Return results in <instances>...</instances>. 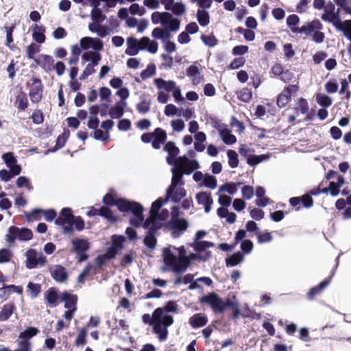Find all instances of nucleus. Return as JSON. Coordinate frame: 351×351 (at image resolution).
<instances>
[{
    "instance_id": "obj_33",
    "label": "nucleus",
    "mask_w": 351,
    "mask_h": 351,
    "mask_svg": "<svg viewBox=\"0 0 351 351\" xmlns=\"http://www.w3.org/2000/svg\"><path fill=\"white\" fill-rule=\"evenodd\" d=\"M169 215V210L166 208L161 209L160 212L159 211L157 214H155L154 216H149L151 218V221L152 223L158 222L160 226V229L162 226V221H165Z\"/></svg>"
},
{
    "instance_id": "obj_59",
    "label": "nucleus",
    "mask_w": 351,
    "mask_h": 351,
    "mask_svg": "<svg viewBox=\"0 0 351 351\" xmlns=\"http://www.w3.org/2000/svg\"><path fill=\"white\" fill-rule=\"evenodd\" d=\"M182 161H184V163H189V165H192L193 168L192 170H197L199 168V162L195 159H189L186 155H183L182 156H177V162L181 163Z\"/></svg>"
},
{
    "instance_id": "obj_43",
    "label": "nucleus",
    "mask_w": 351,
    "mask_h": 351,
    "mask_svg": "<svg viewBox=\"0 0 351 351\" xmlns=\"http://www.w3.org/2000/svg\"><path fill=\"white\" fill-rule=\"evenodd\" d=\"M316 101L320 106L324 108H328L332 103V99L324 93L317 94Z\"/></svg>"
},
{
    "instance_id": "obj_54",
    "label": "nucleus",
    "mask_w": 351,
    "mask_h": 351,
    "mask_svg": "<svg viewBox=\"0 0 351 351\" xmlns=\"http://www.w3.org/2000/svg\"><path fill=\"white\" fill-rule=\"evenodd\" d=\"M237 97L239 100L247 103L252 98V92L247 88H243L237 93Z\"/></svg>"
},
{
    "instance_id": "obj_53",
    "label": "nucleus",
    "mask_w": 351,
    "mask_h": 351,
    "mask_svg": "<svg viewBox=\"0 0 351 351\" xmlns=\"http://www.w3.org/2000/svg\"><path fill=\"white\" fill-rule=\"evenodd\" d=\"M186 73L188 77L192 78V81L194 84H197V82H195L196 77L200 74V71L197 66L195 64L189 66L186 71Z\"/></svg>"
},
{
    "instance_id": "obj_19",
    "label": "nucleus",
    "mask_w": 351,
    "mask_h": 351,
    "mask_svg": "<svg viewBox=\"0 0 351 351\" xmlns=\"http://www.w3.org/2000/svg\"><path fill=\"white\" fill-rule=\"evenodd\" d=\"M60 299L62 302H65V308L71 309L77 307V296L76 295H73L65 291L61 293Z\"/></svg>"
},
{
    "instance_id": "obj_7",
    "label": "nucleus",
    "mask_w": 351,
    "mask_h": 351,
    "mask_svg": "<svg viewBox=\"0 0 351 351\" xmlns=\"http://www.w3.org/2000/svg\"><path fill=\"white\" fill-rule=\"evenodd\" d=\"M143 228L147 230V232L143 239V244L147 249L152 251L156 248L157 244L156 232L160 230V226L158 222H154L149 225L148 221L143 224Z\"/></svg>"
},
{
    "instance_id": "obj_46",
    "label": "nucleus",
    "mask_w": 351,
    "mask_h": 351,
    "mask_svg": "<svg viewBox=\"0 0 351 351\" xmlns=\"http://www.w3.org/2000/svg\"><path fill=\"white\" fill-rule=\"evenodd\" d=\"M235 182H228L219 186L218 193L227 192L231 195L237 193L238 189L235 186Z\"/></svg>"
},
{
    "instance_id": "obj_37",
    "label": "nucleus",
    "mask_w": 351,
    "mask_h": 351,
    "mask_svg": "<svg viewBox=\"0 0 351 351\" xmlns=\"http://www.w3.org/2000/svg\"><path fill=\"white\" fill-rule=\"evenodd\" d=\"M197 20L202 27L208 25L210 23V15L206 10H198L197 11Z\"/></svg>"
},
{
    "instance_id": "obj_58",
    "label": "nucleus",
    "mask_w": 351,
    "mask_h": 351,
    "mask_svg": "<svg viewBox=\"0 0 351 351\" xmlns=\"http://www.w3.org/2000/svg\"><path fill=\"white\" fill-rule=\"evenodd\" d=\"M42 212H43V209L42 208H34L31 212L25 214L26 219L29 221L34 220L39 221Z\"/></svg>"
},
{
    "instance_id": "obj_57",
    "label": "nucleus",
    "mask_w": 351,
    "mask_h": 351,
    "mask_svg": "<svg viewBox=\"0 0 351 351\" xmlns=\"http://www.w3.org/2000/svg\"><path fill=\"white\" fill-rule=\"evenodd\" d=\"M200 38L206 45L210 47H215L218 43L217 39L213 34L210 35L202 34Z\"/></svg>"
},
{
    "instance_id": "obj_2",
    "label": "nucleus",
    "mask_w": 351,
    "mask_h": 351,
    "mask_svg": "<svg viewBox=\"0 0 351 351\" xmlns=\"http://www.w3.org/2000/svg\"><path fill=\"white\" fill-rule=\"evenodd\" d=\"M199 302L202 304H206L215 313H223L227 308V306H233L232 300L227 299L226 301L215 292H210L199 298Z\"/></svg>"
},
{
    "instance_id": "obj_48",
    "label": "nucleus",
    "mask_w": 351,
    "mask_h": 351,
    "mask_svg": "<svg viewBox=\"0 0 351 351\" xmlns=\"http://www.w3.org/2000/svg\"><path fill=\"white\" fill-rule=\"evenodd\" d=\"M227 156L228 158V165L231 168H236L239 165V156L238 154L232 149H228L227 152Z\"/></svg>"
},
{
    "instance_id": "obj_29",
    "label": "nucleus",
    "mask_w": 351,
    "mask_h": 351,
    "mask_svg": "<svg viewBox=\"0 0 351 351\" xmlns=\"http://www.w3.org/2000/svg\"><path fill=\"white\" fill-rule=\"evenodd\" d=\"M45 299L47 301L49 304L52 306H57V300L58 299V291L55 287H50L45 293Z\"/></svg>"
},
{
    "instance_id": "obj_52",
    "label": "nucleus",
    "mask_w": 351,
    "mask_h": 351,
    "mask_svg": "<svg viewBox=\"0 0 351 351\" xmlns=\"http://www.w3.org/2000/svg\"><path fill=\"white\" fill-rule=\"evenodd\" d=\"M156 65L154 63H150L145 69L141 71V77L143 80L148 79L156 73Z\"/></svg>"
},
{
    "instance_id": "obj_49",
    "label": "nucleus",
    "mask_w": 351,
    "mask_h": 351,
    "mask_svg": "<svg viewBox=\"0 0 351 351\" xmlns=\"http://www.w3.org/2000/svg\"><path fill=\"white\" fill-rule=\"evenodd\" d=\"M170 8L171 9L168 10V11H171L173 14L176 16H181L184 14L186 11L185 5L182 2L174 1Z\"/></svg>"
},
{
    "instance_id": "obj_50",
    "label": "nucleus",
    "mask_w": 351,
    "mask_h": 351,
    "mask_svg": "<svg viewBox=\"0 0 351 351\" xmlns=\"http://www.w3.org/2000/svg\"><path fill=\"white\" fill-rule=\"evenodd\" d=\"M1 158L7 167L9 169L12 167V166L17 162L16 158L15 157L14 153L11 152L3 154Z\"/></svg>"
},
{
    "instance_id": "obj_11",
    "label": "nucleus",
    "mask_w": 351,
    "mask_h": 351,
    "mask_svg": "<svg viewBox=\"0 0 351 351\" xmlns=\"http://www.w3.org/2000/svg\"><path fill=\"white\" fill-rule=\"evenodd\" d=\"M80 47L86 51L91 48L94 51H100L104 48V43L101 40L89 36L83 37L80 40Z\"/></svg>"
},
{
    "instance_id": "obj_62",
    "label": "nucleus",
    "mask_w": 351,
    "mask_h": 351,
    "mask_svg": "<svg viewBox=\"0 0 351 351\" xmlns=\"http://www.w3.org/2000/svg\"><path fill=\"white\" fill-rule=\"evenodd\" d=\"M253 242L250 239L243 240L241 242V252L243 255L250 254L253 250Z\"/></svg>"
},
{
    "instance_id": "obj_14",
    "label": "nucleus",
    "mask_w": 351,
    "mask_h": 351,
    "mask_svg": "<svg viewBox=\"0 0 351 351\" xmlns=\"http://www.w3.org/2000/svg\"><path fill=\"white\" fill-rule=\"evenodd\" d=\"M51 276L53 279L59 283L64 282L68 279V273L64 267L61 265H55L50 269Z\"/></svg>"
},
{
    "instance_id": "obj_28",
    "label": "nucleus",
    "mask_w": 351,
    "mask_h": 351,
    "mask_svg": "<svg viewBox=\"0 0 351 351\" xmlns=\"http://www.w3.org/2000/svg\"><path fill=\"white\" fill-rule=\"evenodd\" d=\"M330 282V278L324 279L317 286L313 287L310 289L307 297L309 300H313L315 296L320 293V292L326 288Z\"/></svg>"
},
{
    "instance_id": "obj_55",
    "label": "nucleus",
    "mask_w": 351,
    "mask_h": 351,
    "mask_svg": "<svg viewBox=\"0 0 351 351\" xmlns=\"http://www.w3.org/2000/svg\"><path fill=\"white\" fill-rule=\"evenodd\" d=\"M87 330L82 328L80 330L75 339V344L76 346H84L86 343Z\"/></svg>"
},
{
    "instance_id": "obj_25",
    "label": "nucleus",
    "mask_w": 351,
    "mask_h": 351,
    "mask_svg": "<svg viewBox=\"0 0 351 351\" xmlns=\"http://www.w3.org/2000/svg\"><path fill=\"white\" fill-rule=\"evenodd\" d=\"M244 261V256L243 254L238 251L228 256L226 259V265L227 267H234Z\"/></svg>"
},
{
    "instance_id": "obj_16",
    "label": "nucleus",
    "mask_w": 351,
    "mask_h": 351,
    "mask_svg": "<svg viewBox=\"0 0 351 351\" xmlns=\"http://www.w3.org/2000/svg\"><path fill=\"white\" fill-rule=\"evenodd\" d=\"M154 134L155 136L151 142L152 146L154 149H158L160 148L161 145L165 143L167 140V132L160 128H156L154 130Z\"/></svg>"
},
{
    "instance_id": "obj_42",
    "label": "nucleus",
    "mask_w": 351,
    "mask_h": 351,
    "mask_svg": "<svg viewBox=\"0 0 351 351\" xmlns=\"http://www.w3.org/2000/svg\"><path fill=\"white\" fill-rule=\"evenodd\" d=\"M40 57L43 59L42 69L47 72L51 71L53 68V58L47 54H41Z\"/></svg>"
},
{
    "instance_id": "obj_20",
    "label": "nucleus",
    "mask_w": 351,
    "mask_h": 351,
    "mask_svg": "<svg viewBox=\"0 0 351 351\" xmlns=\"http://www.w3.org/2000/svg\"><path fill=\"white\" fill-rule=\"evenodd\" d=\"M190 265L191 263L186 257L178 258L175 265H172L171 271L180 276Z\"/></svg>"
},
{
    "instance_id": "obj_36",
    "label": "nucleus",
    "mask_w": 351,
    "mask_h": 351,
    "mask_svg": "<svg viewBox=\"0 0 351 351\" xmlns=\"http://www.w3.org/2000/svg\"><path fill=\"white\" fill-rule=\"evenodd\" d=\"M90 16L93 20L97 21L95 22L96 26H99L100 23L106 19V16L103 14L101 9L99 7L92 9Z\"/></svg>"
},
{
    "instance_id": "obj_5",
    "label": "nucleus",
    "mask_w": 351,
    "mask_h": 351,
    "mask_svg": "<svg viewBox=\"0 0 351 351\" xmlns=\"http://www.w3.org/2000/svg\"><path fill=\"white\" fill-rule=\"evenodd\" d=\"M8 233L5 235V240L9 244H13L16 239L21 241H28L33 237L32 231L25 227L19 228L11 226L8 228Z\"/></svg>"
},
{
    "instance_id": "obj_4",
    "label": "nucleus",
    "mask_w": 351,
    "mask_h": 351,
    "mask_svg": "<svg viewBox=\"0 0 351 351\" xmlns=\"http://www.w3.org/2000/svg\"><path fill=\"white\" fill-rule=\"evenodd\" d=\"M125 211H121L122 213H131L134 217L130 219V223L131 226L135 228L143 227V224L148 221L149 225L153 223L151 221L150 217L144 218V215L143 214L144 208L143 206L138 202L134 201H129L127 205Z\"/></svg>"
},
{
    "instance_id": "obj_61",
    "label": "nucleus",
    "mask_w": 351,
    "mask_h": 351,
    "mask_svg": "<svg viewBox=\"0 0 351 351\" xmlns=\"http://www.w3.org/2000/svg\"><path fill=\"white\" fill-rule=\"evenodd\" d=\"M164 112L167 117H173L175 115L178 117L181 116V110H178L177 107L172 104H167L165 106Z\"/></svg>"
},
{
    "instance_id": "obj_12",
    "label": "nucleus",
    "mask_w": 351,
    "mask_h": 351,
    "mask_svg": "<svg viewBox=\"0 0 351 351\" xmlns=\"http://www.w3.org/2000/svg\"><path fill=\"white\" fill-rule=\"evenodd\" d=\"M128 200L120 198L116 199L110 193H107L103 197V202L106 205L105 207L116 206L118 210L121 211H125Z\"/></svg>"
},
{
    "instance_id": "obj_9",
    "label": "nucleus",
    "mask_w": 351,
    "mask_h": 351,
    "mask_svg": "<svg viewBox=\"0 0 351 351\" xmlns=\"http://www.w3.org/2000/svg\"><path fill=\"white\" fill-rule=\"evenodd\" d=\"M186 195L185 189L176 185L175 178L171 179V183L166 191L167 200L171 199L174 203H178Z\"/></svg>"
},
{
    "instance_id": "obj_17",
    "label": "nucleus",
    "mask_w": 351,
    "mask_h": 351,
    "mask_svg": "<svg viewBox=\"0 0 351 351\" xmlns=\"http://www.w3.org/2000/svg\"><path fill=\"white\" fill-rule=\"evenodd\" d=\"M323 29V25L318 19H314L311 22H308L306 24L301 27L300 32H303L306 36H311L317 30H322Z\"/></svg>"
},
{
    "instance_id": "obj_34",
    "label": "nucleus",
    "mask_w": 351,
    "mask_h": 351,
    "mask_svg": "<svg viewBox=\"0 0 351 351\" xmlns=\"http://www.w3.org/2000/svg\"><path fill=\"white\" fill-rule=\"evenodd\" d=\"M169 200H167V196L165 195V198L158 197L156 200H155L151 206L149 210V216H154L155 214H157L162 206L165 204Z\"/></svg>"
},
{
    "instance_id": "obj_27",
    "label": "nucleus",
    "mask_w": 351,
    "mask_h": 351,
    "mask_svg": "<svg viewBox=\"0 0 351 351\" xmlns=\"http://www.w3.org/2000/svg\"><path fill=\"white\" fill-rule=\"evenodd\" d=\"M126 106L127 104L122 105L118 101L114 106H111L108 114L112 119H120L124 114Z\"/></svg>"
},
{
    "instance_id": "obj_8",
    "label": "nucleus",
    "mask_w": 351,
    "mask_h": 351,
    "mask_svg": "<svg viewBox=\"0 0 351 351\" xmlns=\"http://www.w3.org/2000/svg\"><path fill=\"white\" fill-rule=\"evenodd\" d=\"M25 266L27 269H32L38 267L45 265L47 262L46 257L43 253L38 254L36 250L29 249L26 253Z\"/></svg>"
},
{
    "instance_id": "obj_18",
    "label": "nucleus",
    "mask_w": 351,
    "mask_h": 351,
    "mask_svg": "<svg viewBox=\"0 0 351 351\" xmlns=\"http://www.w3.org/2000/svg\"><path fill=\"white\" fill-rule=\"evenodd\" d=\"M208 317L203 313H195L189 319V324L193 328H198L206 325Z\"/></svg>"
},
{
    "instance_id": "obj_60",
    "label": "nucleus",
    "mask_w": 351,
    "mask_h": 351,
    "mask_svg": "<svg viewBox=\"0 0 351 351\" xmlns=\"http://www.w3.org/2000/svg\"><path fill=\"white\" fill-rule=\"evenodd\" d=\"M129 12L132 15L143 16L146 12V10L144 7L140 6L138 3H133L129 8Z\"/></svg>"
},
{
    "instance_id": "obj_13",
    "label": "nucleus",
    "mask_w": 351,
    "mask_h": 351,
    "mask_svg": "<svg viewBox=\"0 0 351 351\" xmlns=\"http://www.w3.org/2000/svg\"><path fill=\"white\" fill-rule=\"evenodd\" d=\"M34 86L30 88L29 96L32 102L38 103L43 98V85L40 78L32 79Z\"/></svg>"
},
{
    "instance_id": "obj_26",
    "label": "nucleus",
    "mask_w": 351,
    "mask_h": 351,
    "mask_svg": "<svg viewBox=\"0 0 351 351\" xmlns=\"http://www.w3.org/2000/svg\"><path fill=\"white\" fill-rule=\"evenodd\" d=\"M126 239L123 235L119 234H113L111 237L112 243L110 245L111 250H114V251H117L118 252H121L124 248V243Z\"/></svg>"
},
{
    "instance_id": "obj_6",
    "label": "nucleus",
    "mask_w": 351,
    "mask_h": 351,
    "mask_svg": "<svg viewBox=\"0 0 351 351\" xmlns=\"http://www.w3.org/2000/svg\"><path fill=\"white\" fill-rule=\"evenodd\" d=\"M71 252L77 255V262L82 263L88 258L87 254L90 248V244L88 239L84 238H75L71 241Z\"/></svg>"
},
{
    "instance_id": "obj_40",
    "label": "nucleus",
    "mask_w": 351,
    "mask_h": 351,
    "mask_svg": "<svg viewBox=\"0 0 351 351\" xmlns=\"http://www.w3.org/2000/svg\"><path fill=\"white\" fill-rule=\"evenodd\" d=\"M269 158V156L266 154L255 155L251 154L246 159L247 165L251 167H255L260 162L266 160Z\"/></svg>"
},
{
    "instance_id": "obj_56",
    "label": "nucleus",
    "mask_w": 351,
    "mask_h": 351,
    "mask_svg": "<svg viewBox=\"0 0 351 351\" xmlns=\"http://www.w3.org/2000/svg\"><path fill=\"white\" fill-rule=\"evenodd\" d=\"M27 288L32 298H36L41 291L40 285L32 282L28 283Z\"/></svg>"
},
{
    "instance_id": "obj_32",
    "label": "nucleus",
    "mask_w": 351,
    "mask_h": 351,
    "mask_svg": "<svg viewBox=\"0 0 351 351\" xmlns=\"http://www.w3.org/2000/svg\"><path fill=\"white\" fill-rule=\"evenodd\" d=\"M167 327L163 323H158L153 327L154 332L158 335L160 341H163L167 339L168 331Z\"/></svg>"
},
{
    "instance_id": "obj_35",
    "label": "nucleus",
    "mask_w": 351,
    "mask_h": 351,
    "mask_svg": "<svg viewBox=\"0 0 351 351\" xmlns=\"http://www.w3.org/2000/svg\"><path fill=\"white\" fill-rule=\"evenodd\" d=\"M15 308L13 303L5 304L0 311V321H6L12 315Z\"/></svg>"
},
{
    "instance_id": "obj_64",
    "label": "nucleus",
    "mask_w": 351,
    "mask_h": 351,
    "mask_svg": "<svg viewBox=\"0 0 351 351\" xmlns=\"http://www.w3.org/2000/svg\"><path fill=\"white\" fill-rule=\"evenodd\" d=\"M40 51V46L32 43L26 48L27 57L29 59H34V54Z\"/></svg>"
},
{
    "instance_id": "obj_24",
    "label": "nucleus",
    "mask_w": 351,
    "mask_h": 351,
    "mask_svg": "<svg viewBox=\"0 0 351 351\" xmlns=\"http://www.w3.org/2000/svg\"><path fill=\"white\" fill-rule=\"evenodd\" d=\"M162 258L165 265L169 266L171 269L172 265H175L179 257L170 248L164 247L162 250Z\"/></svg>"
},
{
    "instance_id": "obj_41",
    "label": "nucleus",
    "mask_w": 351,
    "mask_h": 351,
    "mask_svg": "<svg viewBox=\"0 0 351 351\" xmlns=\"http://www.w3.org/2000/svg\"><path fill=\"white\" fill-rule=\"evenodd\" d=\"M191 247L197 252H201L206 250L207 248L213 247L214 243L207 241H200L197 242H193Z\"/></svg>"
},
{
    "instance_id": "obj_15",
    "label": "nucleus",
    "mask_w": 351,
    "mask_h": 351,
    "mask_svg": "<svg viewBox=\"0 0 351 351\" xmlns=\"http://www.w3.org/2000/svg\"><path fill=\"white\" fill-rule=\"evenodd\" d=\"M215 126V128L219 131V136L223 142L228 145H231L237 142V137L231 133L230 130L226 128L225 125Z\"/></svg>"
},
{
    "instance_id": "obj_38",
    "label": "nucleus",
    "mask_w": 351,
    "mask_h": 351,
    "mask_svg": "<svg viewBox=\"0 0 351 351\" xmlns=\"http://www.w3.org/2000/svg\"><path fill=\"white\" fill-rule=\"evenodd\" d=\"M197 202L199 205H206L213 201L211 194L206 191H200L195 195Z\"/></svg>"
},
{
    "instance_id": "obj_45",
    "label": "nucleus",
    "mask_w": 351,
    "mask_h": 351,
    "mask_svg": "<svg viewBox=\"0 0 351 351\" xmlns=\"http://www.w3.org/2000/svg\"><path fill=\"white\" fill-rule=\"evenodd\" d=\"M101 210L100 217L106 219L109 222L115 223L118 221V217L113 214L108 207L101 206Z\"/></svg>"
},
{
    "instance_id": "obj_30",
    "label": "nucleus",
    "mask_w": 351,
    "mask_h": 351,
    "mask_svg": "<svg viewBox=\"0 0 351 351\" xmlns=\"http://www.w3.org/2000/svg\"><path fill=\"white\" fill-rule=\"evenodd\" d=\"M321 19L324 21H327L328 23H332V25L335 27V29L343 33V36L348 39L350 40L351 38V34L349 32L348 30L345 29L343 27H339L335 23L332 21V17L328 12H325L322 14Z\"/></svg>"
},
{
    "instance_id": "obj_21",
    "label": "nucleus",
    "mask_w": 351,
    "mask_h": 351,
    "mask_svg": "<svg viewBox=\"0 0 351 351\" xmlns=\"http://www.w3.org/2000/svg\"><path fill=\"white\" fill-rule=\"evenodd\" d=\"M154 82L158 89L165 90L167 92H172L176 87V84L173 80L166 81L161 77H158L154 79Z\"/></svg>"
},
{
    "instance_id": "obj_22",
    "label": "nucleus",
    "mask_w": 351,
    "mask_h": 351,
    "mask_svg": "<svg viewBox=\"0 0 351 351\" xmlns=\"http://www.w3.org/2000/svg\"><path fill=\"white\" fill-rule=\"evenodd\" d=\"M45 27L43 25L35 24L32 26V38L34 40L39 44L45 43L46 37L45 35Z\"/></svg>"
},
{
    "instance_id": "obj_44",
    "label": "nucleus",
    "mask_w": 351,
    "mask_h": 351,
    "mask_svg": "<svg viewBox=\"0 0 351 351\" xmlns=\"http://www.w3.org/2000/svg\"><path fill=\"white\" fill-rule=\"evenodd\" d=\"M163 151L167 152L168 155L175 157H177L180 153V149L173 141L167 142L163 147Z\"/></svg>"
},
{
    "instance_id": "obj_3",
    "label": "nucleus",
    "mask_w": 351,
    "mask_h": 351,
    "mask_svg": "<svg viewBox=\"0 0 351 351\" xmlns=\"http://www.w3.org/2000/svg\"><path fill=\"white\" fill-rule=\"evenodd\" d=\"M151 20L154 25L160 23L164 29L176 32L180 29V21L175 18L169 12H154L152 14Z\"/></svg>"
},
{
    "instance_id": "obj_23",
    "label": "nucleus",
    "mask_w": 351,
    "mask_h": 351,
    "mask_svg": "<svg viewBox=\"0 0 351 351\" xmlns=\"http://www.w3.org/2000/svg\"><path fill=\"white\" fill-rule=\"evenodd\" d=\"M69 130L68 129H64L63 133L58 136L56 141L55 146L52 147L51 149H48L46 154L49 152H55L59 150L60 149L62 148L64 146L66 140L69 138Z\"/></svg>"
},
{
    "instance_id": "obj_31",
    "label": "nucleus",
    "mask_w": 351,
    "mask_h": 351,
    "mask_svg": "<svg viewBox=\"0 0 351 351\" xmlns=\"http://www.w3.org/2000/svg\"><path fill=\"white\" fill-rule=\"evenodd\" d=\"M141 101L136 104V110L139 113L145 114L150 110L151 99H147L146 95L140 97Z\"/></svg>"
},
{
    "instance_id": "obj_10",
    "label": "nucleus",
    "mask_w": 351,
    "mask_h": 351,
    "mask_svg": "<svg viewBox=\"0 0 351 351\" xmlns=\"http://www.w3.org/2000/svg\"><path fill=\"white\" fill-rule=\"evenodd\" d=\"M166 227L171 232V237L173 239H177L180 237L187 230L189 222L186 219L176 220L172 226L171 221H168Z\"/></svg>"
},
{
    "instance_id": "obj_47",
    "label": "nucleus",
    "mask_w": 351,
    "mask_h": 351,
    "mask_svg": "<svg viewBox=\"0 0 351 351\" xmlns=\"http://www.w3.org/2000/svg\"><path fill=\"white\" fill-rule=\"evenodd\" d=\"M203 184L206 188L214 189L217 186V178L214 176H212L209 173H206L203 180Z\"/></svg>"
},
{
    "instance_id": "obj_1",
    "label": "nucleus",
    "mask_w": 351,
    "mask_h": 351,
    "mask_svg": "<svg viewBox=\"0 0 351 351\" xmlns=\"http://www.w3.org/2000/svg\"><path fill=\"white\" fill-rule=\"evenodd\" d=\"M127 46L125 53L130 56L137 55L140 50H146L151 53H156L158 47L157 42L150 40L147 36H143L140 40L133 36L128 37Z\"/></svg>"
},
{
    "instance_id": "obj_39",
    "label": "nucleus",
    "mask_w": 351,
    "mask_h": 351,
    "mask_svg": "<svg viewBox=\"0 0 351 351\" xmlns=\"http://www.w3.org/2000/svg\"><path fill=\"white\" fill-rule=\"evenodd\" d=\"M39 330L37 328L29 326L19 333V338L21 339H27L29 341V339L33 337L36 336Z\"/></svg>"
},
{
    "instance_id": "obj_51",
    "label": "nucleus",
    "mask_w": 351,
    "mask_h": 351,
    "mask_svg": "<svg viewBox=\"0 0 351 351\" xmlns=\"http://www.w3.org/2000/svg\"><path fill=\"white\" fill-rule=\"evenodd\" d=\"M16 184L18 188L26 187L29 191L33 190L30 180L26 176H19L16 180Z\"/></svg>"
},
{
    "instance_id": "obj_63",
    "label": "nucleus",
    "mask_w": 351,
    "mask_h": 351,
    "mask_svg": "<svg viewBox=\"0 0 351 351\" xmlns=\"http://www.w3.org/2000/svg\"><path fill=\"white\" fill-rule=\"evenodd\" d=\"M12 256V251L8 248L0 250V263H6L10 261Z\"/></svg>"
}]
</instances>
